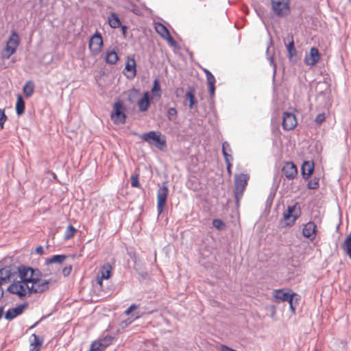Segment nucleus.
Masks as SVG:
<instances>
[{
    "label": "nucleus",
    "instance_id": "nucleus-1",
    "mask_svg": "<svg viewBox=\"0 0 351 351\" xmlns=\"http://www.w3.org/2000/svg\"><path fill=\"white\" fill-rule=\"evenodd\" d=\"M23 276L28 280L30 293H43L49 288L51 280L43 279L41 272L37 269L25 266Z\"/></svg>",
    "mask_w": 351,
    "mask_h": 351
},
{
    "label": "nucleus",
    "instance_id": "nucleus-2",
    "mask_svg": "<svg viewBox=\"0 0 351 351\" xmlns=\"http://www.w3.org/2000/svg\"><path fill=\"white\" fill-rule=\"evenodd\" d=\"M25 269V266L19 267V274L17 276V280L12 281V283L8 287V291L16 294L19 297L25 296L30 293L28 280L23 276V271Z\"/></svg>",
    "mask_w": 351,
    "mask_h": 351
},
{
    "label": "nucleus",
    "instance_id": "nucleus-3",
    "mask_svg": "<svg viewBox=\"0 0 351 351\" xmlns=\"http://www.w3.org/2000/svg\"><path fill=\"white\" fill-rule=\"evenodd\" d=\"M140 138L150 145L164 151L167 147L166 138L159 131H150L140 136Z\"/></svg>",
    "mask_w": 351,
    "mask_h": 351
},
{
    "label": "nucleus",
    "instance_id": "nucleus-4",
    "mask_svg": "<svg viewBox=\"0 0 351 351\" xmlns=\"http://www.w3.org/2000/svg\"><path fill=\"white\" fill-rule=\"evenodd\" d=\"M271 10L278 17H286L291 13V0H270Z\"/></svg>",
    "mask_w": 351,
    "mask_h": 351
},
{
    "label": "nucleus",
    "instance_id": "nucleus-5",
    "mask_svg": "<svg viewBox=\"0 0 351 351\" xmlns=\"http://www.w3.org/2000/svg\"><path fill=\"white\" fill-rule=\"evenodd\" d=\"M19 44V36L15 31H13L6 42L5 48L2 51V58H10L16 51Z\"/></svg>",
    "mask_w": 351,
    "mask_h": 351
},
{
    "label": "nucleus",
    "instance_id": "nucleus-6",
    "mask_svg": "<svg viewBox=\"0 0 351 351\" xmlns=\"http://www.w3.org/2000/svg\"><path fill=\"white\" fill-rule=\"evenodd\" d=\"M110 118L115 124H123L125 123V108L120 101H117L114 104Z\"/></svg>",
    "mask_w": 351,
    "mask_h": 351
},
{
    "label": "nucleus",
    "instance_id": "nucleus-7",
    "mask_svg": "<svg viewBox=\"0 0 351 351\" xmlns=\"http://www.w3.org/2000/svg\"><path fill=\"white\" fill-rule=\"evenodd\" d=\"M103 47V38L101 34L96 32L93 36H91L89 43L88 48L91 54L94 56H97L102 49Z\"/></svg>",
    "mask_w": 351,
    "mask_h": 351
},
{
    "label": "nucleus",
    "instance_id": "nucleus-8",
    "mask_svg": "<svg viewBox=\"0 0 351 351\" xmlns=\"http://www.w3.org/2000/svg\"><path fill=\"white\" fill-rule=\"evenodd\" d=\"M300 215V209L298 204L293 206H289L287 211L283 215V219L287 221V225L291 226H293L296 219Z\"/></svg>",
    "mask_w": 351,
    "mask_h": 351
},
{
    "label": "nucleus",
    "instance_id": "nucleus-9",
    "mask_svg": "<svg viewBox=\"0 0 351 351\" xmlns=\"http://www.w3.org/2000/svg\"><path fill=\"white\" fill-rule=\"evenodd\" d=\"M250 177L247 174L240 173L234 176V188L237 197L241 196L245 191Z\"/></svg>",
    "mask_w": 351,
    "mask_h": 351
},
{
    "label": "nucleus",
    "instance_id": "nucleus-10",
    "mask_svg": "<svg viewBox=\"0 0 351 351\" xmlns=\"http://www.w3.org/2000/svg\"><path fill=\"white\" fill-rule=\"evenodd\" d=\"M169 189L168 187L163 184L160 187L157 192V210L158 215H160L164 210L166 205V202L168 196Z\"/></svg>",
    "mask_w": 351,
    "mask_h": 351
},
{
    "label": "nucleus",
    "instance_id": "nucleus-11",
    "mask_svg": "<svg viewBox=\"0 0 351 351\" xmlns=\"http://www.w3.org/2000/svg\"><path fill=\"white\" fill-rule=\"evenodd\" d=\"M298 124L295 115L292 112H285L282 114V125L285 130H292Z\"/></svg>",
    "mask_w": 351,
    "mask_h": 351
},
{
    "label": "nucleus",
    "instance_id": "nucleus-12",
    "mask_svg": "<svg viewBox=\"0 0 351 351\" xmlns=\"http://www.w3.org/2000/svg\"><path fill=\"white\" fill-rule=\"evenodd\" d=\"M320 59L321 54L319 50L315 47H311L309 53L305 56L304 62L306 65L313 67L319 62Z\"/></svg>",
    "mask_w": 351,
    "mask_h": 351
},
{
    "label": "nucleus",
    "instance_id": "nucleus-13",
    "mask_svg": "<svg viewBox=\"0 0 351 351\" xmlns=\"http://www.w3.org/2000/svg\"><path fill=\"white\" fill-rule=\"evenodd\" d=\"M317 225L313 222L309 221L306 223L302 229V235L313 241L317 235Z\"/></svg>",
    "mask_w": 351,
    "mask_h": 351
},
{
    "label": "nucleus",
    "instance_id": "nucleus-14",
    "mask_svg": "<svg viewBox=\"0 0 351 351\" xmlns=\"http://www.w3.org/2000/svg\"><path fill=\"white\" fill-rule=\"evenodd\" d=\"M156 32L164 39L167 40L170 44L174 43V40L171 36L168 29L162 23H156L154 25Z\"/></svg>",
    "mask_w": 351,
    "mask_h": 351
},
{
    "label": "nucleus",
    "instance_id": "nucleus-15",
    "mask_svg": "<svg viewBox=\"0 0 351 351\" xmlns=\"http://www.w3.org/2000/svg\"><path fill=\"white\" fill-rule=\"evenodd\" d=\"M112 267L109 263L104 264L101 266L99 274L97 277V282L100 287H103V280L109 279L111 276Z\"/></svg>",
    "mask_w": 351,
    "mask_h": 351
},
{
    "label": "nucleus",
    "instance_id": "nucleus-16",
    "mask_svg": "<svg viewBox=\"0 0 351 351\" xmlns=\"http://www.w3.org/2000/svg\"><path fill=\"white\" fill-rule=\"evenodd\" d=\"M136 61L133 57L128 58L127 62L124 69V73L128 78H133L136 73Z\"/></svg>",
    "mask_w": 351,
    "mask_h": 351
},
{
    "label": "nucleus",
    "instance_id": "nucleus-17",
    "mask_svg": "<svg viewBox=\"0 0 351 351\" xmlns=\"http://www.w3.org/2000/svg\"><path fill=\"white\" fill-rule=\"evenodd\" d=\"M283 175L288 179H293L298 174V169L292 162H286L282 169Z\"/></svg>",
    "mask_w": 351,
    "mask_h": 351
},
{
    "label": "nucleus",
    "instance_id": "nucleus-18",
    "mask_svg": "<svg viewBox=\"0 0 351 351\" xmlns=\"http://www.w3.org/2000/svg\"><path fill=\"white\" fill-rule=\"evenodd\" d=\"M27 308V304H20L15 308H9L5 313V318L8 320H12L21 315Z\"/></svg>",
    "mask_w": 351,
    "mask_h": 351
},
{
    "label": "nucleus",
    "instance_id": "nucleus-19",
    "mask_svg": "<svg viewBox=\"0 0 351 351\" xmlns=\"http://www.w3.org/2000/svg\"><path fill=\"white\" fill-rule=\"evenodd\" d=\"M292 293L291 289H288L287 291H284V289H274L272 292L273 297L275 300L285 302L288 300L289 296Z\"/></svg>",
    "mask_w": 351,
    "mask_h": 351
},
{
    "label": "nucleus",
    "instance_id": "nucleus-20",
    "mask_svg": "<svg viewBox=\"0 0 351 351\" xmlns=\"http://www.w3.org/2000/svg\"><path fill=\"white\" fill-rule=\"evenodd\" d=\"M149 106V93L145 92L144 93L143 97L138 100V106L140 111L145 112L148 110Z\"/></svg>",
    "mask_w": 351,
    "mask_h": 351
},
{
    "label": "nucleus",
    "instance_id": "nucleus-21",
    "mask_svg": "<svg viewBox=\"0 0 351 351\" xmlns=\"http://www.w3.org/2000/svg\"><path fill=\"white\" fill-rule=\"evenodd\" d=\"M314 170V163L311 161H305L302 167V172L304 178L307 179L310 177Z\"/></svg>",
    "mask_w": 351,
    "mask_h": 351
},
{
    "label": "nucleus",
    "instance_id": "nucleus-22",
    "mask_svg": "<svg viewBox=\"0 0 351 351\" xmlns=\"http://www.w3.org/2000/svg\"><path fill=\"white\" fill-rule=\"evenodd\" d=\"M110 344V341L103 339L101 341H95L91 344L90 351H101L104 350Z\"/></svg>",
    "mask_w": 351,
    "mask_h": 351
},
{
    "label": "nucleus",
    "instance_id": "nucleus-23",
    "mask_svg": "<svg viewBox=\"0 0 351 351\" xmlns=\"http://www.w3.org/2000/svg\"><path fill=\"white\" fill-rule=\"evenodd\" d=\"M34 88L35 85L34 82L32 80H29L25 84L23 88V93L26 97H30L33 95L34 93Z\"/></svg>",
    "mask_w": 351,
    "mask_h": 351
},
{
    "label": "nucleus",
    "instance_id": "nucleus-24",
    "mask_svg": "<svg viewBox=\"0 0 351 351\" xmlns=\"http://www.w3.org/2000/svg\"><path fill=\"white\" fill-rule=\"evenodd\" d=\"M341 249L351 259V232L346 237L343 243L341 244Z\"/></svg>",
    "mask_w": 351,
    "mask_h": 351
},
{
    "label": "nucleus",
    "instance_id": "nucleus-25",
    "mask_svg": "<svg viewBox=\"0 0 351 351\" xmlns=\"http://www.w3.org/2000/svg\"><path fill=\"white\" fill-rule=\"evenodd\" d=\"M16 103V112L18 115H21L25 112V101L21 95H17Z\"/></svg>",
    "mask_w": 351,
    "mask_h": 351
},
{
    "label": "nucleus",
    "instance_id": "nucleus-26",
    "mask_svg": "<svg viewBox=\"0 0 351 351\" xmlns=\"http://www.w3.org/2000/svg\"><path fill=\"white\" fill-rule=\"evenodd\" d=\"M32 337L33 339L31 341L30 351H40L42 346V341H40L38 337L35 334H33Z\"/></svg>",
    "mask_w": 351,
    "mask_h": 351
},
{
    "label": "nucleus",
    "instance_id": "nucleus-27",
    "mask_svg": "<svg viewBox=\"0 0 351 351\" xmlns=\"http://www.w3.org/2000/svg\"><path fill=\"white\" fill-rule=\"evenodd\" d=\"M108 23L112 28H118L121 25L119 16L115 13H111L108 17Z\"/></svg>",
    "mask_w": 351,
    "mask_h": 351
},
{
    "label": "nucleus",
    "instance_id": "nucleus-28",
    "mask_svg": "<svg viewBox=\"0 0 351 351\" xmlns=\"http://www.w3.org/2000/svg\"><path fill=\"white\" fill-rule=\"evenodd\" d=\"M77 229L73 227L72 225H69L65 230L64 234V239L65 241L69 240L72 238H73L77 233Z\"/></svg>",
    "mask_w": 351,
    "mask_h": 351
},
{
    "label": "nucleus",
    "instance_id": "nucleus-29",
    "mask_svg": "<svg viewBox=\"0 0 351 351\" xmlns=\"http://www.w3.org/2000/svg\"><path fill=\"white\" fill-rule=\"evenodd\" d=\"M119 57L114 51H108L106 53L105 60L106 62L114 64L118 61Z\"/></svg>",
    "mask_w": 351,
    "mask_h": 351
},
{
    "label": "nucleus",
    "instance_id": "nucleus-30",
    "mask_svg": "<svg viewBox=\"0 0 351 351\" xmlns=\"http://www.w3.org/2000/svg\"><path fill=\"white\" fill-rule=\"evenodd\" d=\"M66 258V256L65 255H54L51 256L49 258H47L46 260L47 264H52V263H63Z\"/></svg>",
    "mask_w": 351,
    "mask_h": 351
},
{
    "label": "nucleus",
    "instance_id": "nucleus-31",
    "mask_svg": "<svg viewBox=\"0 0 351 351\" xmlns=\"http://www.w3.org/2000/svg\"><path fill=\"white\" fill-rule=\"evenodd\" d=\"M294 300H295V302H297L299 300V298H298V295L292 291V293L289 296L288 300H286L285 302H288V303L289 304L290 310L293 313H295V308L293 306Z\"/></svg>",
    "mask_w": 351,
    "mask_h": 351
},
{
    "label": "nucleus",
    "instance_id": "nucleus-32",
    "mask_svg": "<svg viewBox=\"0 0 351 351\" xmlns=\"http://www.w3.org/2000/svg\"><path fill=\"white\" fill-rule=\"evenodd\" d=\"M152 93L153 95V97H157L158 98L160 97V93H161L160 86L159 82L157 79H156L154 81L153 87L152 88Z\"/></svg>",
    "mask_w": 351,
    "mask_h": 351
},
{
    "label": "nucleus",
    "instance_id": "nucleus-33",
    "mask_svg": "<svg viewBox=\"0 0 351 351\" xmlns=\"http://www.w3.org/2000/svg\"><path fill=\"white\" fill-rule=\"evenodd\" d=\"M287 49L289 58H292L294 56L296 55L297 51L295 48L293 37H291V42L287 45Z\"/></svg>",
    "mask_w": 351,
    "mask_h": 351
},
{
    "label": "nucleus",
    "instance_id": "nucleus-34",
    "mask_svg": "<svg viewBox=\"0 0 351 351\" xmlns=\"http://www.w3.org/2000/svg\"><path fill=\"white\" fill-rule=\"evenodd\" d=\"M186 98L189 101V108H192L196 102L194 95V90H191L187 91V93H186Z\"/></svg>",
    "mask_w": 351,
    "mask_h": 351
},
{
    "label": "nucleus",
    "instance_id": "nucleus-35",
    "mask_svg": "<svg viewBox=\"0 0 351 351\" xmlns=\"http://www.w3.org/2000/svg\"><path fill=\"white\" fill-rule=\"evenodd\" d=\"M231 149L230 147V145L228 143H224L222 145V152L223 155L224 156V158L226 159V156L228 158H232L231 155L228 154V152H230Z\"/></svg>",
    "mask_w": 351,
    "mask_h": 351
},
{
    "label": "nucleus",
    "instance_id": "nucleus-36",
    "mask_svg": "<svg viewBox=\"0 0 351 351\" xmlns=\"http://www.w3.org/2000/svg\"><path fill=\"white\" fill-rule=\"evenodd\" d=\"M177 110L175 108H170L167 112V117L170 121H174L177 118Z\"/></svg>",
    "mask_w": 351,
    "mask_h": 351
},
{
    "label": "nucleus",
    "instance_id": "nucleus-37",
    "mask_svg": "<svg viewBox=\"0 0 351 351\" xmlns=\"http://www.w3.org/2000/svg\"><path fill=\"white\" fill-rule=\"evenodd\" d=\"M308 188L310 189H315L319 187V178H313L308 182Z\"/></svg>",
    "mask_w": 351,
    "mask_h": 351
},
{
    "label": "nucleus",
    "instance_id": "nucleus-38",
    "mask_svg": "<svg viewBox=\"0 0 351 351\" xmlns=\"http://www.w3.org/2000/svg\"><path fill=\"white\" fill-rule=\"evenodd\" d=\"M8 117L5 114V109H0V130L4 128V123L7 121Z\"/></svg>",
    "mask_w": 351,
    "mask_h": 351
},
{
    "label": "nucleus",
    "instance_id": "nucleus-39",
    "mask_svg": "<svg viewBox=\"0 0 351 351\" xmlns=\"http://www.w3.org/2000/svg\"><path fill=\"white\" fill-rule=\"evenodd\" d=\"M140 93L138 90L132 89L128 95V99L131 102H134L135 99L138 97Z\"/></svg>",
    "mask_w": 351,
    "mask_h": 351
},
{
    "label": "nucleus",
    "instance_id": "nucleus-40",
    "mask_svg": "<svg viewBox=\"0 0 351 351\" xmlns=\"http://www.w3.org/2000/svg\"><path fill=\"white\" fill-rule=\"evenodd\" d=\"M131 186L134 188H139L141 186L138 181V174L131 176Z\"/></svg>",
    "mask_w": 351,
    "mask_h": 351
},
{
    "label": "nucleus",
    "instance_id": "nucleus-41",
    "mask_svg": "<svg viewBox=\"0 0 351 351\" xmlns=\"http://www.w3.org/2000/svg\"><path fill=\"white\" fill-rule=\"evenodd\" d=\"M213 225L215 228L219 230L223 229L225 227V223L219 219H214L213 221Z\"/></svg>",
    "mask_w": 351,
    "mask_h": 351
},
{
    "label": "nucleus",
    "instance_id": "nucleus-42",
    "mask_svg": "<svg viewBox=\"0 0 351 351\" xmlns=\"http://www.w3.org/2000/svg\"><path fill=\"white\" fill-rule=\"evenodd\" d=\"M325 119L326 116L324 113H320L316 116L315 122L318 125H321L325 121Z\"/></svg>",
    "mask_w": 351,
    "mask_h": 351
},
{
    "label": "nucleus",
    "instance_id": "nucleus-43",
    "mask_svg": "<svg viewBox=\"0 0 351 351\" xmlns=\"http://www.w3.org/2000/svg\"><path fill=\"white\" fill-rule=\"evenodd\" d=\"M206 80H207L208 86L215 84L216 80L213 74L207 76Z\"/></svg>",
    "mask_w": 351,
    "mask_h": 351
},
{
    "label": "nucleus",
    "instance_id": "nucleus-44",
    "mask_svg": "<svg viewBox=\"0 0 351 351\" xmlns=\"http://www.w3.org/2000/svg\"><path fill=\"white\" fill-rule=\"evenodd\" d=\"M230 160H232V158H227V156H226L225 161L227 165V171H228V173L229 175H230L232 173V171H231L232 164L230 162Z\"/></svg>",
    "mask_w": 351,
    "mask_h": 351
},
{
    "label": "nucleus",
    "instance_id": "nucleus-45",
    "mask_svg": "<svg viewBox=\"0 0 351 351\" xmlns=\"http://www.w3.org/2000/svg\"><path fill=\"white\" fill-rule=\"evenodd\" d=\"M71 270H72V266L71 265H69L68 267H65L63 269H62V274L63 275L66 277V276H68L71 272Z\"/></svg>",
    "mask_w": 351,
    "mask_h": 351
},
{
    "label": "nucleus",
    "instance_id": "nucleus-46",
    "mask_svg": "<svg viewBox=\"0 0 351 351\" xmlns=\"http://www.w3.org/2000/svg\"><path fill=\"white\" fill-rule=\"evenodd\" d=\"M137 308V306L136 304H132L125 311V315H130L134 310Z\"/></svg>",
    "mask_w": 351,
    "mask_h": 351
},
{
    "label": "nucleus",
    "instance_id": "nucleus-47",
    "mask_svg": "<svg viewBox=\"0 0 351 351\" xmlns=\"http://www.w3.org/2000/svg\"><path fill=\"white\" fill-rule=\"evenodd\" d=\"M208 90L210 96L213 97L215 95V85H210L208 86Z\"/></svg>",
    "mask_w": 351,
    "mask_h": 351
},
{
    "label": "nucleus",
    "instance_id": "nucleus-48",
    "mask_svg": "<svg viewBox=\"0 0 351 351\" xmlns=\"http://www.w3.org/2000/svg\"><path fill=\"white\" fill-rule=\"evenodd\" d=\"M36 251L39 254H43L44 252L43 247L41 245L37 247Z\"/></svg>",
    "mask_w": 351,
    "mask_h": 351
},
{
    "label": "nucleus",
    "instance_id": "nucleus-49",
    "mask_svg": "<svg viewBox=\"0 0 351 351\" xmlns=\"http://www.w3.org/2000/svg\"><path fill=\"white\" fill-rule=\"evenodd\" d=\"M203 71H204V73H205L206 77H207V76H208V75H211V74H212V73H210L208 69H203Z\"/></svg>",
    "mask_w": 351,
    "mask_h": 351
},
{
    "label": "nucleus",
    "instance_id": "nucleus-50",
    "mask_svg": "<svg viewBox=\"0 0 351 351\" xmlns=\"http://www.w3.org/2000/svg\"><path fill=\"white\" fill-rule=\"evenodd\" d=\"M3 310H4V308L3 306H1L0 307V319L2 317V316L3 315Z\"/></svg>",
    "mask_w": 351,
    "mask_h": 351
},
{
    "label": "nucleus",
    "instance_id": "nucleus-51",
    "mask_svg": "<svg viewBox=\"0 0 351 351\" xmlns=\"http://www.w3.org/2000/svg\"><path fill=\"white\" fill-rule=\"evenodd\" d=\"M315 351H318L317 350H316Z\"/></svg>",
    "mask_w": 351,
    "mask_h": 351
},
{
    "label": "nucleus",
    "instance_id": "nucleus-52",
    "mask_svg": "<svg viewBox=\"0 0 351 351\" xmlns=\"http://www.w3.org/2000/svg\"><path fill=\"white\" fill-rule=\"evenodd\" d=\"M89 351H90V350H89Z\"/></svg>",
    "mask_w": 351,
    "mask_h": 351
}]
</instances>
